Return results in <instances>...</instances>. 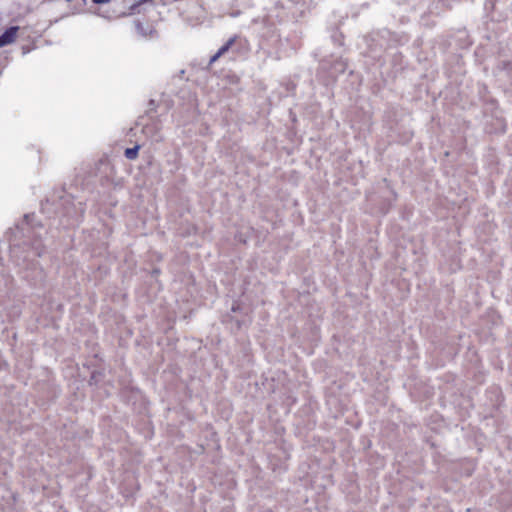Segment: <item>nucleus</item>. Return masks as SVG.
Listing matches in <instances>:
<instances>
[{
    "mask_svg": "<svg viewBox=\"0 0 512 512\" xmlns=\"http://www.w3.org/2000/svg\"><path fill=\"white\" fill-rule=\"evenodd\" d=\"M44 253V246L41 241H35L33 246L22 258L16 255V250H12V256L16 258V263L22 268L23 278L32 284H37L44 279V271L39 262L35 259L41 257Z\"/></svg>",
    "mask_w": 512,
    "mask_h": 512,
    "instance_id": "1",
    "label": "nucleus"
},
{
    "mask_svg": "<svg viewBox=\"0 0 512 512\" xmlns=\"http://www.w3.org/2000/svg\"><path fill=\"white\" fill-rule=\"evenodd\" d=\"M18 30V26H10L7 28L0 36V48L13 43L16 39Z\"/></svg>",
    "mask_w": 512,
    "mask_h": 512,
    "instance_id": "2",
    "label": "nucleus"
},
{
    "mask_svg": "<svg viewBox=\"0 0 512 512\" xmlns=\"http://www.w3.org/2000/svg\"><path fill=\"white\" fill-rule=\"evenodd\" d=\"M237 40V36L231 37L222 47L219 48L218 55L223 56L225 53L229 51V49L234 45Z\"/></svg>",
    "mask_w": 512,
    "mask_h": 512,
    "instance_id": "3",
    "label": "nucleus"
},
{
    "mask_svg": "<svg viewBox=\"0 0 512 512\" xmlns=\"http://www.w3.org/2000/svg\"><path fill=\"white\" fill-rule=\"evenodd\" d=\"M237 40V36L231 37L222 47L219 48L218 55L223 56L225 53L229 51V49L234 45Z\"/></svg>",
    "mask_w": 512,
    "mask_h": 512,
    "instance_id": "4",
    "label": "nucleus"
},
{
    "mask_svg": "<svg viewBox=\"0 0 512 512\" xmlns=\"http://www.w3.org/2000/svg\"><path fill=\"white\" fill-rule=\"evenodd\" d=\"M139 149H140L139 145H135L134 147H131V148H126L124 151V155L127 159L134 160L138 156Z\"/></svg>",
    "mask_w": 512,
    "mask_h": 512,
    "instance_id": "5",
    "label": "nucleus"
},
{
    "mask_svg": "<svg viewBox=\"0 0 512 512\" xmlns=\"http://www.w3.org/2000/svg\"><path fill=\"white\" fill-rule=\"evenodd\" d=\"M156 102L155 100L151 99L149 102H148V108L146 110V114L147 115H151L152 113L156 112Z\"/></svg>",
    "mask_w": 512,
    "mask_h": 512,
    "instance_id": "6",
    "label": "nucleus"
},
{
    "mask_svg": "<svg viewBox=\"0 0 512 512\" xmlns=\"http://www.w3.org/2000/svg\"><path fill=\"white\" fill-rule=\"evenodd\" d=\"M221 56L218 55V52H216L211 58H210V61H209V66L212 65L214 62H216Z\"/></svg>",
    "mask_w": 512,
    "mask_h": 512,
    "instance_id": "7",
    "label": "nucleus"
},
{
    "mask_svg": "<svg viewBox=\"0 0 512 512\" xmlns=\"http://www.w3.org/2000/svg\"><path fill=\"white\" fill-rule=\"evenodd\" d=\"M95 4H106L109 3L111 0H92Z\"/></svg>",
    "mask_w": 512,
    "mask_h": 512,
    "instance_id": "8",
    "label": "nucleus"
},
{
    "mask_svg": "<svg viewBox=\"0 0 512 512\" xmlns=\"http://www.w3.org/2000/svg\"><path fill=\"white\" fill-rule=\"evenodd\" d=\"M237 327L240 328L241 327V322L238 320L237 321Z\"/></svg>",
    "mask_w": 512,
    "mask_h": 512,
    "instance_id": "9",
    "label": "nucleus"
},
{
    "mask_svg": "<svg viewBox=\"0 0 512 512\" xmlns=\"http://www.w3.org/2000/svg\"><path fill=\"white\" fill-rule=\"evenodd\" d=\"M184 73H185V71H184V70H181V71H180V76L182 77Z\"/></svg>",
    "mask_w": 512,
    "mask_h": 512,
    "instance_id": "10",
    "label": "nucleus"
},
{
    "mask_svg": "<svg viewBox=\"0 0 512 512\" xmlns=\"http://www.w3.org/2000/svg\"><path fill=\"white\" fill-rule=\"evenodd\" d=\"M237 309H238V308H237V307H235V306H233V307H232V311H234V312H235V311H237Z\"/></svg>",
    "mask_w": 512,
    "mask_h": 512,
    "instance_id": "11",
    "label": "nucleus"
}]
</instances>
